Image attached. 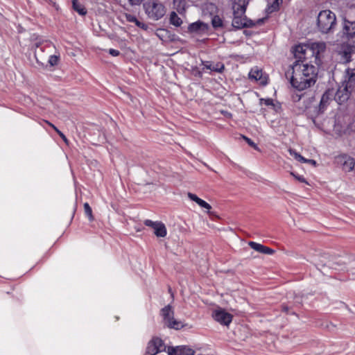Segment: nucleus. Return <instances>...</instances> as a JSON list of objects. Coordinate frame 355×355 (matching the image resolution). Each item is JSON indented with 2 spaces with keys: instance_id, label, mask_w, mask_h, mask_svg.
<instances>
[{
  "instance_id": "f257e3e1",
  "label": "nucleus",
  "mask_w": 355,
  "mask_h": 355,
  "mask_svg": "<svg viewBox=\"0 0 355 355\" xmlns=\"http://www.w3.org/2000/svg\"><path fill=\"white\" fill-rule=\"evenodd\" d=\"M326 44L323 42H308L299 44L292 48V53L296 60L286 72L290 77L291 85L298 91H303L313 86L316 81L318 71L313 64L320 65V55L324 52Z\"/></svg>"
},
{
  "instance_id": "f03ea898",
  "label": "nucleus",
  "mask_w": 355,
  "mask_h": 355,
  "mask_svg": "<svg viewBox=\"0 0 355 355\" xmlns=\"http://www.w3.org/2000/svg\"><path fill=\"white\" fill-rule=\"evenodd\" d=\"M248 4L247 0H232L233 19L232 26L240 29L244 27L251 28L255 23L245 16L246 8Z\"/></svg>"
},
{
  "instance_id": "7ed1b4c3",
  "label": "nucleus",
  "mask_w": 355,
  "mask_h": 355,
  "mask_svg": "<svg viewBox=\"0 0 355 355\" xmlns=\"http://www.w3.org/2000/svg\"><path fill=\"white\" fill-rule=\"evenodd\" d=\"M355 85V68L347 69L345 71L343 89L339 88L336 93L335 100L342 104L348 100L349 94Z\"/></svg>"
},
{
  "instance_id": "20e7f679",
  "label": "nucleus",
  "mask_w": 355,
  "mask_h": 355,
  "mask_svg": "<svg viewBox=\"0 0 355 355\" xmlns=\"http://www.w3.org/2000/svg\"><path fill=\"white\" fill-rule=\"evenodd\" d=\"M317 25L321 33H330L336 25V15L329 10L320 11L318 16Z\"/></svg>"
},
{
  "instance_id": "39448f33",
  "label": "nucleus",
  "mask_w": 355,
  "mask_h": 355,
  "mask_svg": "<svg viewBox=\"0 0 355 355\" xmlns=\"http://www.w3.org/2000/svg\"><path fill=\"white\" fill-rule=\"evenodd\" d=\"M144 8L148 17L158 20L166 13L165 6L159 0H148L144 3Z\"/></svg>"
},
{
  "instance_id": "423d86ee",
  "label": "nucleus",
  "mask_w": 355,
  "mask_h": 355,
  "mask_svg": "<svg viewBox=\"0 0 355 355\" xmlns=\"http://www.w3.org/2000/svg\"><path fill=\"white\" fill-rule=\"evenodd\" d=\"M161 314L164 320V324L170 329L176 330L182 329L183 323L174 318V311L170 305L166 306L161 310Z\"/></svg>"
},
{
  "instance_id": "0eeeda50",
  "label": "nucleus",
  "mask_w": 355,
  "mask_h": 355,
  "mask_svg": "<svg viewBox=\"0 0 355 355\" xmlns=\"http://www.w3.org/2000/svg\"><path fill=\"white\" fill-rule=\"evenodd\" d=\"M165 349L166 346L163 340L158 337H154L148 342L145 355H156Z\"/></svg>"
},
{
  "instance_id": "6e6552de",
  "label": "nucleus",
  "mask_w": 355,
  "mask_h": 355,
  "mask_svg": "<svg viewBox=\"0 0 355 355\" xmlns=\"http://www.w3.org/2000/svg\"><path fill=\"white\" fill-rule=\"evenodd\" d=\"M335 161L338 164L341 165L343 170L346 172L352 171L355 166V159L347 154L336 156Z\"/></svg>"
},
{
  "instance_id": "1a4fd4ad",
  "label": "nucleus",
  "mask_w": 355,
  "mask_h": 355,
  "mask_svg": "<svg viewBox=\"0 0 355 355\" xmlns=\"http://www.w3.org/2000/svg\"><path fill=\"white\" fill-rule=\"evenodd\" d=\"M354 51V46L349 44H343L338 51L340 62L347 64L351 61L352 54Z\"/></svg>"
},
{
  "instance_id": "9d476101",
  "label": "nucleus",
  "mask_w": 355,
  "mask_h": 355,
  "mask_svg": "<svg viewBox=\"0 0 355 355\" xmlns=\"http://www.w3.org/2000/svg\"><path fill=\"white\" fill-rule=\"evenodd\" d=\"M343 33L347 39L355 37V21L345 19L343 21Z\"/></svg>"
},
{
  "instance_id": "9b49d317",
  "label": "nucleus",
  "mask_w": 355,
  "mask_h": 355,
  "mask_svg": "<svg viewBox=\"0 0 355 355\" xmlns=\"http://www.w3.org/2000/svg\"><path fill=\"white\" fill-rule=\"evenodd\" d=\"M168 355H193L194 352L191 348L184 346H178L176 347H169L168 349Z\"/></svg>"
},
{
  "instance_id": "f8f14e48",
  "label": "nucleus",
  "mask_w": 355,
  "mask_h": 355,
  "mask_svg": "<svg viewBox=\"0 0 355 355\" xmlns=\"http://www.w3.org/2000/svg\"><path fill=\"white\" fill-rule=\"evenodd\" d=\"M249 246L254 250L257 252L265 254H272L274 253V250L268 247H266L260 243H256L254 241H250L248 243Z\"/></svg>"
},
{
  "instance_id": "ddd939ff",
  "label": "nucleus",
  "mask_w": 355,
  "mask_h": 355,
  "mask_svg": "<svg viewBox=\"0 0 355 355\" xmlns=\"http://www.w3.org/2000/svg\"><path fill=\"white\" fill-rule=\"evenodd\" d=\"M188 28L191 33H201L207 30V25L201 21H196L191 24Z\"/></svg>"
},
{
  "instance_id": "4468645a",
  "label": "nucleus",
  "mask_w": 355,
  "mask_h": 355,
  "mask_svg": "<svg viewBox=\"0 0 355 355\" xmlns=\"http://www.w3.org/2000/svg\"><path fill=\"white\" fill-rule=\"evenodd\" d=\"M153 230L154 234L157 237H165L167 234L166 227L162 222H158Z\"/></svg>"
},
{
  "instance_id": "2eb2a0df",
  "label": "nucleus",
  "mask_w": 355,
  "mask_h": 355,
  "mask_svg": "<svg viewBox=\"0 0 355 355\" xmlns=\"http://www.w3.org/2000/svg\"><path fill=\"white\" fill-rule=\"evenodd\" d=\"M188 197L190 200L196 202L200 207L205 208L207 210H209L211 209V206L209 204L198 198L196 195L191 193H188Z\"/></svg>"
},
{
  "instance_id": "dca6fc26",
  "label": "nucleus",
  "mask_w": 355,
  "mask_h": 355,
  "mask_svg": "<svg viewBox=\"0 0 355 355\" xmlns=\"http://www.w3.org/2000/svg\"><path fill=\"white\" fill-rule=\"evenodd\" d=\"M249 78L255 81L261 80L262 79L263 71L258 67L252 68L249 72Z\"/></svg>"
},
{
  "instance_id": "f3484780",
  "label": "nucleus",
  "mask_w": 355,
  "mask_h": 355,
  "mask_svg": "<svg viewBox=\"0 0 355 355\" xmlns=\"http://www.w3.org/2000/svg\"><path fill=\"white\" fill-rule=\"evenodd\" d=\"M73 9L80 15L84 16L87 14V10L83 5L78 2V0H72Z\"/></svg>"
},
{
  "instance_id": "a211bd4d",
  "label": "nucleus",
  "mask_w": 355,
  "mask_h": 355,
  "mask_svg": "<svg viewBox=\"0 0 355 355\" xmlns=\"http://www.w3.org/2000/svg\"><path fill=\"white\" fill-rule=\"evenodd\" d=\"M283 0H274L272 3L268 6L266 9L267 13H272L277 11L280 5L282 3Z\"/></svg>"
},
{
  "instance_id": "6ab92c4d",
  "label": "nucleus",
  "mask_w": 355,
  "mask_h": 355,
  "mask_svg": "<svg viewBox=\"0 0 355 355\" xmlns=\"http://www.w3.org/2000/svg\"><path fill=\"white\" fill-rule=\"evenodd\" d=\"M173 6L176 10L180 14H183L185 12L186 1L185 0H173Z\"/></svg>"
},
{
  "instance_id": "aec40b11",
  "label": "nucleus",
  "mask_w": 355,
  "mask_h": 355,
  "mask_svg": "<svg viewBox=\"0 0 355 355\" xmlns=\"http://www.w3.org/2000/svg\"><path fill=\"white\" fill-rule=\"evenodd\" d=\"M170 23L176 27H179L182 25V20L175 12L173 11L170 14Z\"/></svg>"
},
{
  "instance_id": "412c9836",
  "label": "nucleus",
  "mask_w": 355,
  "mask_h": 355,
  "mask_svg": "<svg viewBox=\"0 0 355 355\" xmlns=\"http://www.w3.org/2000/svg\"><path fill=\"white\" fill-rule=\"evenodd\" d=\"M330 101V94L328 92H324L321 98L320 102V110H324L327 107V105L329 104V102Z\"/></svg>"
},
{
  "instance_id": "4be33fe9",
  "label": "nucleus",
  "mask_w": 355,
  "mask_h": 355,
  "mask_svg": "<svg viewBox=\"0 0 355 355\" xmlns=\"http://www.w3.org/2000/svg\"><path fill=\"white\" fill-rule=\"evenodd\" d=\"M290 155L293 156L296 160L301 163H305L307 162V159L302 156L300 153H298L296 150L290 148L288 150Z\"/></svg>"
},
{
  "instance_id": "5701e85b",
  "label": "nucleus",
  "mask_w": 355,
  "mask_h": 355,
  "mask_svg": "<svg viewBox=\"0 0 355 355\" xmlns=\"http://www.w3.org/2000/svg\"><path fill=\"white\" fill-rule=\"evenodd\" d=\"M260 101L261 103H263L266 106L272 107L275 111H277V109L280 107L279 105H275L272 98H261Z\"/></svg>"
},
{
  "instance_id": "b1692460",
  "label": "nucleus",
  "mask_w": 355,
  "mask_h": 355,
  "mask_svg": "<svg viewBox=\"0 0 355 355\" xmlns=\"http://www.w3.org/2000/svg\"><path fill=\"white\" fill-rule=\"evenodd\" d=\"M212 317L216 321L222 324V311L220 308L213 311Z\"/></svg>"
},
{
  "instance_id": "393cba45",
  "label": "nucleus",
  "mask_w": 355,
  "mask_h": 355,
  "mask_svg": "<svg viewBox=\"0 0 355 355\" xmlns=\"http://www.w3.org/2000/svg\"><path fill=\"white\" fill-rule=\"evenodd\" d=\"M84 211L87 216L89 218V220L92 221L94 220V216L92 214V210L90 207L89 205L87 202L84 204Z\"/></svg>"
},
{
  "instance_id": "a878e982",
  "label": "nucleus",
  "mask_w": 355,
  "mask_h": 355,
  "mask_svg": "<svg viewBox=\"0 0 355 355\" xmlns=\"http://www.w3.org/2000/svg\"><path fill=\"white\" fill-rule=\"evenodd\" d=\"M211 22L213 26L215 28L222 26V19L218 15H216L212 18Z\"/></svg>"
},
{
  "instance_id": "bb28decb",
  "label": "nucleus",
  "mask_w": 355,
  "mask_h": 355,
  "mask_svg": "<svg viewBox=\"0 0 355 355\" xmlns=\"http://www.w3.org/2000/svg\"><path fill=\"white\" fill-rule=\"evenodd\" d=\"M232 320V315L223 311V325H228Z\"/></svg>"
},
{
  "instance_id": "cd10ccee",
  "label": "nucleus",
  "mask_w": 355,
  "mask_h": 355,
  "mask_svg": "<svg viewBox=\"0 0 355 355\" xmlns=\"http://www.w3.org/2000/svg\"><path fill=\"white\" fill-rule=\"evenodd\" d=\"M123 17L125 19V21H127L128 22L135 23V24L137 23V21L138 20L135 16L128 14V13H125L123 15Z\"/></svg>"
},
{
  "instance_id": "c85d7f7f",
  "label": "nucleus",
  "mask_w": 355,
  "mask_h": 355,
  "mask_svg": "<svg viewBox=\"0 0 355 355\" xmlns=\"http://www.w3.org/2000/svg\"><path fill=\"white\" fill-rule=\"evenodd\" d=\"M59 61V56L53 55H51L49 58L48 62L51 66H55Z\"/></svg>"
},
{
  "instance_id": "c756f323",
  "label": "nucleus",
  "mask_w": 355,
  "mask_h": 355,
  "mask_svg": "<svg viewBox=\"0 0 355 355\" xmlns=\"http://www.w3.org/2000/svg\"><path fill=\"white\" fill-rule=\"evenodd\" d=\"M291 175H293L299 182L308 184L307 181L306 180L303 175L295 174L293 172H291Z\"/></svg>"
},
{
  "instance_id": "7c9ffc66",
  "label": "nucleus",
  "mask_w": 355,
  "mask_h": 355,
  "mask_svg": "<svg viewBox=\"0 0 355 355\" xmlns=\"http://www.w3.org/2000/svg\"><path fill=\"white\" fill-rule=\"evenodd\" d=\"M158 222H159V221H155V222H154V221H153V220H148V219H147V220H146L144 221V224H145L146 226L151 227L152 228H153V229H154V227H155V225L157 224V223H158Z\"/></svg>"
},
{
  "instance_id": "2f4dec72",
  "label": "nucleus",
  "mask_w": 355,
  "mask_h": 355,
  "mask_svg": "<svg viewBox=\"0 0 355 355\" xmlns=\"http://www.w3.org/2000/svg\"><path fill=\"white\" fill-rule=\"evenodd\" d=\"M136 26L144 29V30H147L148 28L147 24H146L143 22H141L139 20L137 21Z\"/></svg>"
},
{
  "instance_id": "473e14b6",
  "label": "nucleus",
  "mask_w": 355,
  "mask_h": 355,
  "mask_svg": "<svg viewBox=\"0 0 355 355\" xmlns=\"http://www.w3.org/2000/svg\"><path fill=\"white\" fill-rule=\"evenodd\" d=\"M130 6L140 5L143 0H128Z\"/></svg>"
},
{
  "instance_id": "72a5a7b5",
  "label": "nucleus",
  "mask_w": 355,
  "mask_h": 355,
  "mask_svg": "<svg viewBox=\"0 0 355 355\" xmlns=\"http://www.w3.org/2000/svg\"><path fill=\"white\" fill-rule=\"evenodd\" d=\"M244 138L250 146H252L254 148H257V145L255 144V143L253 141H252L250 139L245 137H244Z\"/></svg>"
},
{
  "instance_id": "f704fd0d",
  "label": "nucleus",
  "mask_w": 355,
  "mask_h": 355,
  "mask_svg": "<svg viewBox=\"0 0 355 355\" xmlns=\"http://www.w3.org/2000/svg\"><path fill=\"white\" fill-rule=\"evenodd\" d=\"M109 53L112 56H118L120 54V52L118 50L110 49L109 50Z\"/></svg>"
},
{
  "instance_id": "c9c22d12",
  "label": "nucleus",
  "mask_w": 355,
  "mask_h": 355,
  "mask_svg": "<svg viewBox=\"0 0 355 355\" xmlns=\"http://www.w3.org/2000/svg\"><path fill=\"white\" fill-rule=\"evenodd\" d=\"M58 134L60 136V137L63 139V141L67 144L68 143V140L67 139V137H65V135L60 130H58Z\"/></svg>"
},
{
  "instance_id": "e433bc0d",
  "label": "nucleus",
  "mask_w": 355,
  "mask_h": 355,
  "mask_svg": "<svg viewBox=\"0 0 355 355\" xmlns=\"http://www.w3.org/2000/svg\"><path fill=\"white\" fill-rule=\"evenodd\" d=\"M46 123L50 125L55 130V132L58 133V130H59L53 124H52L51 123L49 122V121H46Z\"/></svg>"
},
{
  "instance_id": "4c0bfd02",
  "label": "nucleus",
  "mask_w": 355,
  "mask_h": 355,
  "mask_svg": "<svg viewBox=\"0 0 355 355\" xmlns=\"http://www.w3.org/2000/svg\"><path fill=\"white\" fill-rule=\"evenodd\" d=\"M46 123L50 125L55 130V132L58 133V130H59L53 124H52L51 123L49 122V121H46Z\"/></svg>"
},
{
  "instance_id": "58836bf2",
  "label": "nucleus",
  "mask_w": 355,
  "mask_h": 355,
  "mask_svg": "<svg viewBox=\"0 0 355 355\" xmlns=\"http://www.w3.org/2000/svg\"><path fill=\"white\" fill-rule=\"evenodd\" d=\"M305 163H310V164H312L313 165L316 164V162L315 160L309 159H307V162H305Z\"/></svg>"
},
{
  "instance_id": "ea45409f",
  "label": "nucleus",
  "mask_w": 355,
  "mask_h": 355,
  "mask_svg": "<svg viewBox=\"0 0 355 355\" xmlns=\"http://www.w3.org/2000/svg\"><path fill=\"white\" fill-rule=\"evenodd\" d=\"M216 70L218 71L219 72H220L222 71V67L220 68L216 69Z\"/></svg>"
},
{
  "instance_id": "a19ab883",
  "label": "nucleus",
  "mask_w": 355,
  "mask_h": 355,
  "mask_svg": "<svg viewBox=\"0 0 355 355\" xmlns=\"http://www.w3.org/2000/svg\"><path fill=\"white\" fill-rule=\"evenodd\" d=\"M283 310H284L285 312H287V311H288V308H287V307H284V308H283Z\"/></svg>"
},
{
  "instance_id": "79ce46f5",
  "label": "nucleus",
  "mask_w": 355,
  "mask_h": 355,
  "mask_svg": "<svg viewBox=\"0 0 355 355\" xmlns=\"http://www.w3.org/2000/svg\"><path fill=\"white\" fill-rule=\"evenodd\" d=\"M209 6H210L212 9L215 8V6H214V4H210V5H209Z\"/></svg>"
},
{
  "instance_id": "37998d69",
  "label": "nucleus",
  "mask_w": 355,
  "mask_h": 355,
  "mask_svg": "<svg viewBox=\"0 0 355 355\" xmlns=\"http://www.w3.org/2000/svg\"><path fill=\"white\" fill-rule=\"evenodd\" d=\"M36 47L38 48L39 47V44H36Z\"/></svg>"
}]
</instances>
